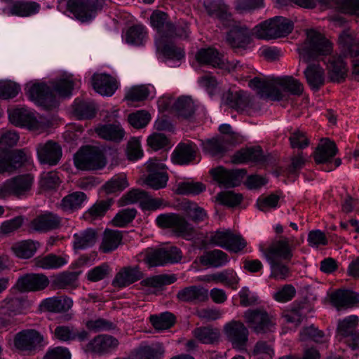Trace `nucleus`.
<instances>
[{"label": "nucleus", "instance_id": "obj_1", "mask_svg": "<svg viewBox=\"0 0 359 359\" xmlns=\"http://www.w3.org/2000/svg\"><path fill=\"white\" fill-rule=\"evenodd\" d=\"M151 26L156 30L155 44L158 53L163 55L169 61L179 62L184 56L181 48L174 45L172 40L175 36L187 38L189 35V26L182 22L177 26L168 21L165 13L156 11L150 17Z\"/></svg>", "mask_w": 359, "mask_h": 359}, {"label": "nucleus", "instance_id": "obj_2", "mask_svg": "<svg viewBox=\"0 0 359 359\" xmlns=\"http://www.w3.org/2000/svg\"><path fill=\"white\" fill-rule=\"evenodd\" d=\"M342 46L340 54L330 57L326 62L330 79L334 82H341L347 74L346 58H353V74L359 76V39L354 37L348 31H344L339 38Z\"/></svg>", "mask_w": 359, "mask_h": 359}, {"label": "nucleus", "instance_id": "obj_3", "mask_svg": "<svg viewBox=\"0 0 359 359\" xmlns=\"http://www.w3.org/2000/svg\"><path fill=\"white\" fill-rule=\"evenodd\" d=\"M204 5L208 14L217 18L225 27H231L226 40L234 48H245L255 36V28L250 30L240 22L232 23L231 15L223 0H205Z\"/></svg>", "mask_w": 359, "mask_h": 359}, {"label": "nucleus", "instance_id": "obj_4", "mask_svg": "<svg viewBox=\"0 0 359 359\" xmlns=\"http://www.w3.org/2000/svg\"><path fill=\"white\" fill-rule=\"evenodd\" d=\"M249 86L257 91L262 97L272 100H281L283 93L299 96L304 91L303 84L292 76L277 78L255 77L249 81Z\"/></svg>", "mask_w": 359, "mask_h": 359}, {"label": "nucleus", "instance_id": "obj_5", "mask_svg": "<svg viewBox=\"0 0 359 359\" xmlns=\"http://www.w3.org/2000/svg\"><path fill=\"white\" fill-rule=\"evenodd\" d=\"M292 241L284 238L272 242L266 248H260L262 255L270 266V277L284 280L291 275L290 268L283 261H290L293 257Z\"/></svg>", "mask_w": 359, "mask_h": 359}, {"label": "nucleus", "instance_id": "obj_6", "mask_svg": "<svg viewBox=\"0 0 359 359\" xmlns=\"http://www.w3.org/2000/svg\"><path fill=\"white\" fill-rule=\"evenodd\" d=\"M74 86L76 83L68 77L57 81L52 90L44 83L27 84L25 90L32 100L41 105L53 107L57 103L55 94L58 97H69L72 95Z\"/></svg>", "mask_w": 359, "mask_h": 359}, {"label": "nucleus", "instance_id": "obj_7", "mask_svg": "<svg viewBox=\"0 0 359 359\" xmlns=\"http://www.w3.org/2000/svg\"><path fill=\"white\" fill-rule=\"evenodd\" d=\"M332 50V44L330 41L313 29L306 31L305 41L297 47L300 60L306 63L329 55Z\"/></svg>", "mask_w": 359, "mask_h": 359}, {"label": "nucleus", "instance_id": "obj_8", "mask_svg": "<svg viewBox=\"0 0 359 359\" xmlns=\"http://www.w3.org/2000/svg\"><path fill=\"white\" fill-rule=\"evenodd\" d=\"M293 22L284 17L276 16L255 27V36L259 39L271 40L287 36L292 31Z\"/></svg>", "mask_w": 359, "mask_h": 359}, {"label": "nucleus", "instance_id": "obj_9", "mask_svg": "<svg viewBox=\"0 0 359 359\" xmlns=\"http://www.w3.org/2000/svg\"><path fill=\"white\" fill-rule=\"evenodd\" d=\"M48 344L43 334L35 329H25L15 334L13 338L15 348L27 355H34Z\"/></svg>", "mask_w": 359, "mask_h": 359}, {"label": "nucleus", "instance_id": "obj_10", "mask_svg": "<svg viewBox=\"0 0 359 359\" xmlns=\"http://www.w3.org/2000/svg\"><path fill=\"white\" fill-rule=\"evenodd\" d=\"M75 166L83 170L93 171L102 169L107 160L102 151L95 147L80 149L74 158Z\"/></svg>", "mask_w": 359, "mask_h": 359}, {"label": "nucleus", "instance_id": "obj_11", "mask_svg": "<svg viewBox=\"0 0 359 359\" xmlns=\"http://www.w3.org/2000/svg\"><path fill=\"white\" fill-rule=\"evenodd\" d=\"M104 3L105 0H69L67 7L76 20L85 22L93 20Z\"/></svg>", "mask_w": 359, "mask_h": 359}, {"label": "nucleus", "instance_id": "obj_12", "mask_svg": "<svg viewBox=\"0 0 359 359\" xmlns=\"http://www.w3.org/2000/svg\"><path fill=\"white\" fill-rule=\"evenodd\" d=\"M243 318L249 327L257 334L273 332L276 322L265 311L259 309H248Z\"/></svg>", "mask_w": 359, "mask_h": 359}, {"label": "nucleus", "instance_id": "obj_13", "mask_svg": "<svg viewBox=\"0 0 359 359\" xmlns=\"http://www.w3.org/2000/svg\"><path fill=\"white\" fill-rule=\"evenodd\" d=\"M196 60L201 64L218 67L231 72L242 67L238 61L229 62L224 56L213 48H202L196 54Z\"/></svg>", "mask_w": 359, "mask_h": 359}, {"label": "nucleus", "instance_id": "obj_14", "mask_svg": "<svg viewBox=\"0 0 359 359\" xmlns=\"http://www.w3.org/2000/svg\"><path fill=\"white\" fill-rule=\"evenodd\" d=\"M224 334L233 347L240 351H245L248 342L249 330L240 320H232L224 325Z\"/></svg>", "mask_w": 359, "mask_h": 359}, {"label": "nucleus", "instance_id": "obj_15", "mask_svg": "<svg viewBox=\"0 0 359 359\" xmlns=\"http://www.w3.org/2000/svg\"><path fill=\"white\" fill-rule=\"evenodd\" d=\"M182 257L180 248L175 246L150 249L146 252L144 260L150 266H163L168 263H177Z\"/></svg>", "mask_w": 359, "mask_h": 359}, {"label": "nucleus", "instance_id": "obj_16", "mask_svg": "<svg viewBox=\"0 0 359 359\" xmlns=\"http://www.w3.org/2000/svg\"><path fill=\"white\" fill-rule=\"evenodd\" d=\"M210 240L212 244L233 252L241 251L247 244L240 234L233 233L229 229L213 232Z\"/></svg>", "mask_w": 359, "mask_h": 359}, {"label": "nucleus", "instance_id": "obj_17", "mask_svg": "<svg viewBox=\"0 0 359 359\" xmlns=\"http://www.w3.org/2000/svg\"><path fill=\"white\" fill-rule=\"evenodd\" d=\"M32 183L33 177L31 175H19L8 180L0 185V199H4L11 195H25L30 190Z\"/></svg>", "mask_w": 359, "mask_h": 359}, {"label": "nucleus", "instance_id": "obj_18", "mask_svg": "<svg viewBox=\"0 0 359 359\" xmlns=\"http://www.w3.org/2000/svg\"><path fill=\"white\" fill-rule=\"evenodd\" d=\"M146 166L149 172L146 184L156 190L165 187L168 180L165 165L159 160L150 159L146 163Z\"/></svg>", "mask_w": 359, "mask_h": 359}, {"label": "nucleus", "instance_id": "obj_19", "mask_svg": "<svg viewBox=\"0 0 359 359\" xmlns=\"http://www.w3.org/2000/svg\"><path fill=\"white\" fill-rule=\"evenodd\" d=\"M157 225L163 229H170L177 236H184L193 231L192 226L182 217L175 213L161 214L156 219Z\"/></svg>", "mask_w": 359, "mask_h": 359}, {"label": "nucleus", "instance_id": "obj_20", "mask_svg": "<svg viewBox=\"0 0 359 359\" xmlns=\"http://www.w3.org/2000/svg\"><path fill=\"white\" fill-rule=\"evenodd\" d=\"M358 318L350 316L340 321L338 325V333L347 345L352 349H359V331L358 330Z\"/></svg>", "mask_w": 359, "mask_h": 359}, {"label": "nucleus", "instance_id": "obj_21", "mask_svg": "<svg viewBox=\"0 0 359 359\" xmlns=\"http://www.w3.org/2000/svg\"><path fill=\"white\" fill-rule=\"evenodd\" d=\"M8 118L15 126L27 128L30 130H38L43 127L41 121L38 120L32 111L21 108L9 111Z\"/></svg>", "mask_w": 359, "mask_h": 359}, {"label": "nucleus", "instance_id": "obj_22", "mask_svg": "<svg viewBox=\"0 0 359 359\" xmlns=\"http://www.w3.org/2000/svg\"><path fill=\"white\" fill-rule=\"evenodd\" d=\"M233 146L232 137L216 136L201 142L203 151L213 157L224 156Z\"/></svg>", "mask_w": 359, "mask_h": 359}, {"label": "nucleus", "instance_id": "obj_23", "mask_svg": "<svg viewBox=\"0 0 359 359\" xmlns=\"http://www.w3.org/2000/svg\"><path fill=\"white\" fill-rule=\"evenodd\" d=\"M212 180L219 186L233 187L240 184L245 171L243 170H226L223 167H217L210 170Z\"/></svg>", "mask_w": 359, "mask_h": 359}, {"label": "nucleus", "instance_id": "obj_24", "mask_svg": "<svg viewBox=\"0 0 359 359\" xmlns=\"http://www.w3.org/2000/svg\"><path fill=\"white\" fill-rule=\"evenodd\" d=\"M118 339L111 335L100 334L94 337L85 346L84 351L102 355L114 351L118 346Z\"/></svg>", "mask_w": 359, "mask_h": 359}, {"label": "nucleus", "instance_id": "obj_25", "mask_svg": "<svg viewBox=\"0 0 359 359\" xmlns=\"http://www.w3.org/2000/svg\"><path fill=\"white\" fill-rule=\"evenodd\" d=\"M26 160L22 150L4 149L0 152V172H12L20 168Z\"/></svg>", "mask_w": 359, "mask_h": 359}, {"label": "nucleus", "instance_id": "obj_26", "mask_svg": "<svg viewBox=\"0 0 359 359\" xmlns=\"http://www.w3.org/2000/svg\"><path fill=\"white\" fill-rule=\"evenodd\" d=\"M37 155L41 163L55 165L62 156V149L56 142L48 141L38 145Z\"/></svg>", "mask_w": 359, "mask_h": 359}, {"label": "nucleus", "instance_id": "obj_27", "mask_svg": "<svg viewBox=\"0 0 359 359\" xmlns=\"http://www.w3.org/2000/svg\"><path fill=\"white\" fill-rule=\"evenodd\" d=\"M49 283L48 278L39 273H30L21 276L16 283L20 291H36L46 288Z\"/></svg>", "mask_w": 359, "mask_h": 359}, {"label": "nucleus", "instance_id": "obj_28", "mask_svg": "<svg viewBox=\"0 0 359 359\" xmlns=\"http://www.w3.org/2000/svg\"><path fill=\"white\" fill-rule=\"evenodd\" d=\"M142 278L143 273L138 266L123 267L116 274L112 285L117 288H124Z\"/></svg>", "mask_w": 359, "mask_h": 359}, {"label": "nucleus", "instance_id": "obj_29", "mask_svg": "<svg viewBox=\"0 0 359 359\" xmlns=\"http://www.w3.org/2000/svg\"><path fill=\"white\" fill-rule=\"evenodd\" d=\"M61 224V218L50 212H46L34 219L30 227L39 232H47L57 229Z\"/></svg>", "mask_w": 359, "mask_h": 359}, {"label": "nucleus", "instance_id": "obj_30", "mask_svg": "<svg viewBox=\"0 0 359 359\" xmlns=\"http://www.w3.org/2000/svg\"><path fill=\"white\" fill-rule=\"evenodd\" d=\"M94 90L102 95L111 96L118 88L116 80L109 74H95L92 78Z\"/></svg>", "mask_w": 359, "mask_h": 359}, {"label": "nucleus", "instance_id": "obj_31", "mask_svg": "<svg viewBox=\"0 0 359 359\" xmlns=\"http://www.w3.org/2000/svg\"><path fill=\"white\" fill-rule=\"evenodd\" d=\"M54 337L60 341L71 342L78 340L83 341L87 339L88 332L84 330H78L73 326L59 325L53 332Z\"/></svg>", "mask_w": 359, "mask_h": 359}, {"label": "nucleus", "instance_id": "obj_32", "mask_svg": "<svg viewBox=\"0 0 359 359\" xmlns=\"http://www.w3.org/2000/svg\"><path fill=\"white\" fill-rule=\"evenodd\" d=\"M197 147L193 142L180 143L176 147L172 155L173 163L186 165L195 159Z\"/></svg>", "mask_w": 359, "mask_h": 359}, {"label": "nucleus", "instance_id": "obj_33", "mask_svg": "<svg viewBox=\"0 0 359 359\" xmlns=\"http://www.w3.org/2000/svg\"><path fill=\"white\" fill-rule=\"evenodd\" d=\"M304 74L310 88L318 90L324 85L325 73L324 69L318 64H310L304 71Z\"/></svg>", "mask_w": 359, "mask_h": 359}, {"label": "nucleus", "instance_id": "obj_34", "mask_svg": "<svg viewBox=\"0 0 359 359\" xmlns=\"http://www.w3.org/2000/svg\"><path fill=\"white\" fill-rule=\"evenodd\" d=\"M266 156L259 146L251 147L237 151L233 156L235 163H244L248 162L263 163Z\"/></svg>", "mask_w": 359, "mask_h": 359}, {"label": "nucleus", "instance_id": "obj_35", "mask_svg": "<svg viewBox=\"0 0 359 359\" xmlns=\"http://www.w3.org/2000/svg\"><path fill=\"white\" fill-rule=\"evenodd\" d=\"M40 5L34 1H18L4 10L8 15L27 17L39 13Z\"/></svg>", "mask_w": 359, "mask_h": 359}, {"label": "nucleus", "instance_id": "obj_36", "mask_svg": "<svg viewBox=\"0 0 359 359\" xmlns=\"http://www.w3.org/2000/svg\"><path fill=\"white\" fill-rule=\"evenodd\" d=\"M337 149L334 142L328 139H323L314 153L316 163H328L336 155Z\"/></svg>", "mask_w": 359, "mask_h": 359}, {"label": "nucleus", "instance_id": "obj_37", "mask_svg": "<svg viewBox=\"0 0 359 359\" xmlns=\"http://www.w3.org/2000/svg\"><path fill=\"white\" fill-rule=\"evenodd\" d=\"M95 133L100 137L115 142H121L125 136V131L119 123L100 125L95 128Z\"/></svg>", "mask_w": 359, "mask_h": 359}, {"label": "nucleus", "instance_id": "obj_38", "mask_svg": "<svg viewBox=\"0 0 359 359\" xmlns=\"http://www.w3.org/2000/svg\"><path fill=\"white\" fill-rule=\"evenodd\" d=\"M332 304L338 309L359 303V293L351 290H338L331 295Z\"/></svg>", "mask_w": 359, "mask_h": 359}, {"label": "nucleus", "instance_id": "obj_39", "mask_svg": "<svg viewBox=\"0 0 359 359\" xmlns=\"http://www.w3.org/2000/svg\"><path fill=\"white\" fill-rule=\"evenodd\" d=\"M202 280L207 281H214L216 283H220L226 286L231 287L236 289L238 283L239 278L236 273L233 269H225L207 276Z\"/></svg>", "mask_w": 359, "mask_h": 359}, {"label": "nucleus", "instance_id": "obj_40", "mask_svg": "<svg viewBox=\"0 0 359 359\" xmlns=\"http://www.w3.org/2000/svg\"><path fill=\"white\" fill-rule=\"evenodd\" d=\"M135 359H163L165 349L161 344L143 346L133 353Z\"/></svg>", "mask_w": 359, "mask_h": 359}, {"label": "nucleus", "instance_id": "obj_41", "mask_svg": "<svg viewBox=\"0 0 359 359\" xmlns=\"http://www.w3.org/2000/svg\"><path fill=\"white\" fill-rule=\"evenodd\" d=\"M96 242V232L92 229L76 233L73 236V246L76 250L91 248Z\"/></svg>", "mask_w": 359, "mask_h": 359}, {"label": "nucleus", "instance_id": "obj_42", "mask_svg": "<svg viewBox=\"0 0 359 359\" xmlns=\"http://www.w3.org/2000/svg\"><path fill=\"white\" fill-rule=\"evenodd\" d=\"M68 261L69 257L67 255L57 256L49 254L42 257H37L35 259V264L43 269H57L67 264Z\"/></svg>", "mask_w": 359, "mask_h": 359}, {"label": "nucleus", "instance_id": "obj_43", "mask_svg": "<svg viewBox=\"0 0 359 359\" xmlns=\"http://www.w3.org/2000/svg\"><path fill=\"white\" fill-rule=\"evenodd\" d=\"M179 300L182 302H202L208 297V290L201 287L189 286L177 292Z\"/></svg>", "mask_w": 359, "mask_h": 359}, {"label": "nucleus", "instance_id": "obj_44", "mask_svg": "<svg viewBox=\"0 0 359 359\" xmlns=\"http://www.w3.org/2000/svg\"><path fill=\"white\" fill-rule=\"evenodd\" d=\"M122 241L120 231L107 229L104 232L100 250L103 252H109L116 250Z\"/></svg>", "mask_w": 359, "mask_h": 359}, {"label": "nucleus", "instance_id": "obj_45", "mask_svg": "<svg viewBox=\"0 0 359 359\" xmlns=\"http://www.w3.org/2000/svg\"><path fill=\"white\" fill-rule=\"evenodd\" d=\"M147 38L146 28L142 25H135L130 27L125 34L126 42L135 46L142 45Z\"/></svg>", "mask_w": 359, "mask_h": 359}, {"label": "nucleus", "instance_id": "obj_46", "mask_svg": "<svg viewBox=\"0 0 359 359\" xmlns=\"http://www.w3.org/2000/svg\"><path fill=\"white\" fill-rule=\"evenodd\" d=\"M194 337L201 343L211 344L218 341L219 331L212 327H199L192 331Z\"/></svg>", "mask_w": 359, "mask_h": 359}, {"label": "nucleus", "instance_id": "obj_47", "mask_svg": "<svg viewBox=\"0 0 359 359\" xmlns=\"http://www.w3.org/2000/svg\"><path fill=\"white\" fill-rule=\"evenodd\" d=\"M86 200L87 196L83 192L75 191L65 196L60 206L64 211H73L81 208Z\"/></svg>", "mask_w": 359, "mask_h": 359}, {"label": "nucleus", "instance_id": "obj_48", "mask_svg": "<svg viewBox=\"0 0 359 359\" xmlns=\"http://www.w3.org/2000/svg\"><path fill=\"white\" fill-rule=\"evenodd\" d=\"M229 262L228 255L223 251L215 250L201 257V262L203 265L220 267Z\"/></svg>", "mask_w": 359, "mask_h": 359}, {"label": "nucleus", "instance_id": "obj_49", "mask_svg": "<svg viewBox=\"0 0 359 359\" xmlns=\"http://www.w3.org/2000/svg\"><path fill=\"white\" fill-rule=\"evenodd\" d=\"M174 109L180 116L189 118L194 114L196 105L190 97L183 96L175 102Z\"/></svg>", "mask_w": 359, "mask_h": 359}, {"label": "nucleus", "instance_id": "obj_50", "mask_svg": "<svg viewBox=\"0 0 359 359\" xmlns=\"http://www.w3.org/2000/svg\"><path fill=\"white\" fill-rule=\"evenodd\" d=\"M176 280L177 278L175 275L162 274L153 276L145 279H143L140 282V285L142 287L157 289L161 288L163 285L172 284L175 283Z\"/></svg>", "mask_w": 359, "mask_h": 359}, {"label": "nucleus", "instance_id": "obj_51", "mask_svg": "<svg viewBox=\"0 0 359 359\" xmlns=\"http://www.w3.org/2000/svg\"><path fill=\"white\" fill-rule=\"evenodd\" d=\"M129 186L126 176L121 173L116 175L108 180L103 186L107 194L121 192Z\"/></svg>", "mask_w": 359, "mask_h": 359}, {"label": "nucleus", "instance_id": "obj_52", "mask_svg": "<svg viewBox=\"0 0 359 359\" xmlns=\"http://www.w3.org/2000/svg\"><path fill=\"white\" fill-rule=\"evenodd\" d=\"M175 320V316L170 312H165L159 315L150 316L151 325L158 331L170 328L174 325Z\"/></svg>", "mask_w": 359, "mask_h": 359}, {"label": "nucleus", "instance_id": "obj_53", "mask_svg": "<svg viewBox=\"0 0 359 359\" xmlns=\"http://www.w3.org/2000/svg\"><path fill=\"white\" fill-rule=\"evenodd\" d=\"M12 250L15 256L19 258L29 259L36 252V244L32 241H24L13 245Z\"/></svg>", "mask_w": 359, "mask_h": 359}, {"label": "nucleus", "instance_id": "obj_54", "mask_svg": "<svg viewBox=\"0 0 359 359\" xmlns=\"http://www.w3.org/2000/svg\"><path fill=\"white\" fill-rule=\"evenodd\" d=\"M111 205V203L107 201H101L95 203L83 214L86 220L93 222L102 217Z\"/></svg>", "mask_w": 359, "mask_h": 359}, {"label": "nucleus", "instance_id": "obj_55", "mask_svg": "<svg viewBox=\"0 0 359 359\" xmlns=\"http://www.w3.org/2000/svg\"><path fill=\"white\" fill-rule=\"evenodd\" d=\"M73 108L75 114L80 119L90 118L95 115V106L91 102L76 99Z\"/></svg>", "mask_w": 359, "mask_h": 359}, {"label": "nucleus", "instance_id": "obj_56", "mask_svg": "<svg viewBox=\"0 0 359 359\" xmlns=\"http://www.w3.org/2000/svg\"><path fill=\"white\" fill-rule=\"evenodd\" d=\"M301 341L311 340L316 343H325L327 337L313 325L303 328L299 334Z\"/></svg>", "mask_w": 359, "mask_h": 359}, {"label": "nucleus", "instance_id": "obj_57", "mask_svg": "<svg viewBox=\"0 0 359 359\" xmlns=\"http://www.w3.org/2000/svg\"><path fill=\"white\" fill-rule=\"evenodd\" d=\"M224 103L236 111H243L247 107L245 97L239 92H229L224 96Z\"/></svg>", "mask_w": 359, "mask_h": 359}, {"label": "nucleus", "instance_id": "obj_58", "mask_svg": "<svg viewBox=\"0 0 359 359\" xmlns=\"http://www.w3.org/2000/svg\"><path fill=\"white\" fill-rule=\"evenodd\" d=\"M182 206L192 220L196 222L204 221L207 217L205 210L194 202L184 201L182 202Z\"/></svg>", "mask_w": 359, "mask_h": 359}, {"label": "nucleus", "instance_id": "obj_59", "mask_svg": "<svg viewBox=\"0 0 359 359\" xmlns=\"http://www.w3.org/2000/svg\"><path fill=\"white\" fill-rule=\"evenodd\" d=\"M205 186L201 182H194L193 181H186L178 184L177 193L180 194H193L196 195L205 190Z\"/></svg>", "mask_w": 359, "mask_h": 359}, {"label": "nucleus", "instance_id": "obj_60", "mask_svg": "<svg viewBox=\"0 0 359 359\" xmlns=\"http://www.w3.org/2000/svg\"><path fill=\"white\" fill-rule=\"evenodd\" d=\"M243 199L241 194L232 191H222L216 196V201L222 205L234 207L241 203Z\"/></svg>", "mask_w": 359, "mask_h": 359}, {"label": "nucleus", "instance_id": "obj_61", "mask_svg": "<svg viewBox=\"0 0 359 359\" xmlns=\"http://www.w3.org/2000/svg\"><path fill=\"white\" fill-rule=\"evenodd\" d=\"M137 211L134 208H127L118 212L112 220L114 226L124 227L135 217Z\"/></svg>", "mask_w": 359, "mask_h": 359}, {"label": "nucleus", "instance_id": "obj_62", "mask_svg": "<svg viewBox=\"0 0 359 359\" xmlns=\"http://www.w3.org/2000/svg\"><path fill=\"white\" fill-rule=\"evenodd\" d=\"M111 272V269L107 263L89 270L87 273V278L91 282H97L107 278Z\"/></svg>", "mask_w": 359, "mask_h": 359}, {"label": "nucleus", "instance_id": "obj_63", "mask_svg": "<svg viewBox=\"0 0 359 359\" xmlns=\"http://www.w3.org/2000/svg\"><path fill=\"white\" fill-rule=\"evenodd\" d=\"M150 119L149 114L143 110L130 114L128 117L129 123L135 128L145 127L149 123Z\"/></svg>", "mask_w": 359, "mask_h": 359}, {"label": "nucleus", "instance_id": "obj_64", "mask_svg": "<svg viewBox=\"0 0 359 359\" xmlns=\"http://www.w3.org/2000/svg\"><path fill=\"white\" fill-rule=\"evenodd\" d=\"M127 156L130 161H137L143 156L140 137H133L130 140L127 147Z\"/></svg>", "mask_w": 359, "mask_h": 359}]
</instances>
